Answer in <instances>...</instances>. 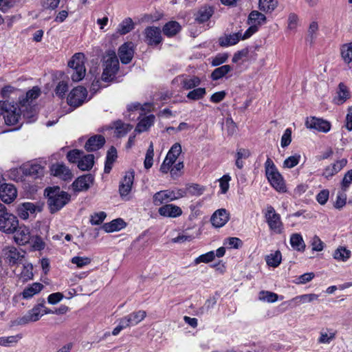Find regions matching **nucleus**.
Instances as JSON below:
<instances>
[{
  "mask_svg": "<svg viewBox=\"0 0 352 352\" xmlns=\"http://www.w3.org/2000/svg\"><path fill=\"white\" fill-rule=\"evenodd\" d=\"M263 213L270 230L275 234H282L284 231V226L280 215L276 212L274 208L268 205L263 210Z\"/></svg>",
  "mask_w": 352,
  "mask_h": 352,
  "instance_id": "nucleus-5",
  "label": "nucleus"
},
{
  "mask_svg": "<svg viewBox=\"0 0 352 352\" xmlns=\"http://www.w3.org/2000/svg\"><path fill=\"white\" fill-rule=\"evenodd\" d=\"M348 160L346 158L336 161L334 163L327 166L323 170L322 175L329 179L338 173L347 164Z\"/></svg>",
  "mask_w": 352,
  "mask_h": 352,
  "instance_id": "nucleus-14",
  "label": "nucleus"
},
{
  "mask_svg": "<svg viewBox=\"0 0 352 352\" xmlns=\"http://www.w3.org/2000/svg\"><path fill=\"white\" fill-rule=\"evenodd\" d=\"M230 180L231 177L229 175H224L219 179L221 193L225 194L228 192L230 187L229 182Z\"/></svg>",
  "mask_w": 352,
  "mask_h": 352,
  "instance_id": "nucleus-59",
  "label": "nucleus"
},
{
  "mask_svg": "<svg viewBox=\"0 0 352 352\" xmlns=\"http://www.w3.org/2000/svg\"><path fill=\"white\" fill-rule=\"evenodd\" d=\"M173 82H179L182 89L188 90L198 87L201 83V80L199 77L195 76H188L182 75L175 78Z\"/></svg>",
  "mask_w": 352,
  "mask_h": 352,
  "instance_id": "nucleus-11",
  "label": "nucleus"
},
{
  "mask_svg": "<svg viewBox=\"0 0 352 352\" xmlns=\"http://www.w3.org/2000/svg\"><path fill=\"white\" fill-rule=\"evenodd\" d=\"M6 258L10 265L13 266L22 261L23 256L17 250L15 247H9L5 252Z\"/></svg>",
  "mask_w": 352,
  "mask_h": 352,
  "instance_id": "nucleus-27",
  "label": "nucleus"
},
{
  "mask_svg": "<svg viewBox=\"0 0 352 352\" xmlns=\"http://www.w3.org/2000/svg\"><path fill=\"white\" fill-rule=\"evenodd\" d=\"M30 242L34 250H41L45 248V244L41 237L38 236L31 237Z\"/></svg>",
  "mask_w": 352,
  "mask_h": 352,
  "instance_id": "nucleus-60",
  "label": "nucleus"
},
{
  "mask_svg": "<svg viewBox=\"0 0 352 352\" xmlns=\"http://www.w3.org/2000/svg\"><path fill=\"white\" fill-rule=\"evenodd\" d=\"M23 173L33 178H39L44 174V167L37 162L25 164L23 167Z\"/></svg>",
  "mask_w": 352,
  "mask_h": 352,
  "instance_id": "nucleus-21",
  "label": "nucleus"
},
{
  "mask_svg": "<svg viewBox=\"0 0 352 352\" xmlns=\"http://www.w3.org/2000/svg\"><path fill=\"white\" fill-rule=\"evenodd\" d=\"M68 66L73 70L71 74L74 82H78L85 76V55L82 53H76L68 63Z\"/></svg>",
  "mask_w": 352,
  "mask_h": 352,
  "instance_id": "nucleus-6",
  "label": "nucleus"
},
{
  "mask_svg": "<svg viewBox=\"0 0 352 352\" xmlns=\"http://www.w3.org/2000/svg\"><path fill=\"white\" fill-rule=\"evenodd\" d=\"M305 125L309 129L322 133H327L331 129L329 122L314 116L307 118L305 121Z\"/></svg>",
  "mask_w": 352,
  "mask_h": 352,
  "instance_id": "nucleus-9",
  "label": "nucleus"
},
{
  "mask_svg": "<svg viewBox=\"0 0 352 352\" xmlns=\"http://www.w3.org/2000/svg\"><path fill=\"white\" fill-rule=\"evenodd\" d=\"M117 150L114 146H111L107 151L106 161L104 164V173H109L112 169L113 163L117 159Z\"/></svg>",
  "mask_w": 352,
  "mask_h": 352,
  "instance_id": "nucleus-36",
  "label": "nucleus"
},
{
  "mask_svg": "<svg viewBox=\"0 0 352 352\" xmlns=\"http://www.w3.org/2000/svg\"><path fill=\"white\" fill-rule=\"evenodd\" d=\"M87 89L82 86H78L74 88L68 94L67 104L73 108H77L87 101Z\"/></svg>",
  "mask_w": 352,
  "mask_h": 352,
  "instance_id": "nucleus-7",
  "label": "nucleus"
},
{
  "mask_svg": "<svg viewBox=\"0 0 352 352\" xmlns=\"http://www.w3.org/2000/svg\"><path fill=\"white\" fill-rule=\"evenodd\" d=\"M186 190L191 195L200 196L204 193L205 188L197 184H192L186 187Z\"/></svg>",
  "mask_w": 352,
  "mask_h": 352,
  "instance_id": "nucleus-55",
  "label": "nucleus"
},
{
  "mask_svg": "<svg viewBox=\"0 0 352 352\" xmlns=\"http://www.w3.org/2000/svg\"><path fill=\"white\" fill-rule=\"evenodd\" d=\"M300 155L296 154L286 158L283 162V166L287 168H292L296 166L300 162Z\"/></svg>",
  "mask_w": 352,
  "mask_h": 352,
  "instance_id": "nucleus-58",
  "label": "nucleus"
},
{
  "mask_svg": "<svg viewBox=\"0 0 352 352\" xmlns=\"http://www.w3.org/2000/svg\"><path fill=\"white\" fill-rule=\"evenodd\" d=\"M240 36L241 32L234 34H224L219 38L218 43L221 47H228L237 44L241 40Z\"/></svg>",
  "mask_w": 352,
  "mask_h": 352,
  "instance_id": "nucleus-25",
  "label": "nucleus"
},
{
  "mask_svg": "<svg viewBox=\"0 0 352 352\" xmlns=\"http://www.w3.org/2000/svg\"><path fill=\"white\" fill-rule=\"evenodd\" d=\"M215 258V254L214 251H210L206 254H201L195 259V263L196 265L201 263H208L212 261Z\"/></svg>",
  "mask_w": 352,
  "mask_h": 352,
  "instance_id": "nucleus-54",
  "label": "nucleus"
},
{
  "mask_svg": "<svg viewBox=\"0 0 352 352\" xmlns=\"http://www.w3.org/2000/svg\"><path fill=\"white\" fill-rule=\"evenodd\" d=\"M22 271L20 274L21 278L23 281H27L33 278V267L32 264L23 265Z\"/></svg>",
  "mask_w": 352,
  "mask_h": 352,
  "instance_id": "nucleus-53",
  "label": "nucleus"
},
{
  "mask_svg": "<svg viewBox=\"0 0 352 352\" xmlns=\"http://www.w3.org/2000/svg\"><path fill=\"white\" fill-rule=\"evenodd\" d=\"M229 219V214L226 209H219L213 213L210 221L214 227L221 228L228 221Z\"/></svg>",
  "mask_w": 352,
  "mask_h": 352,
  "instance_id": "nucleus-19",
  "label": "nucleus"
},
{
  "mask_svg": "<svg viewBox=\"0 0 352 352\" xmlns=\"http://www.w3.org/2000/svg\"><path fill=\"white\" fill-rule=\"evenodd\" d=\"M22 338L21 334L8 337H0V346H10L17 343Z\"/></svg>",
  "mask_w": 352,
  "mask_h": 352,
  "instance_id": "nucleus-48",
  "label": "nucleus"
},
{
  "mask_svg": "<svg viewBox=\"0 0 352 352\" xmlns=\"http://www.w3.org/2000/svg\"><path fill=\"white\" fill-rule=\"evenodd\" d=\"M94 164V155L88 154L81 156L80 160L78 161V167L81 170H88L91 169Z\"/></svg>",
  "mask_w": 352,
  "mask_h": 352,
  "instance_id": "nucleus-38",
  "label": "nucleus"
},
{
  "mask_svg": "<svg viewBox=\"0 0 352 352\" xmlns=\"http://www.w3.org/2000/svg\"><path fill=\"white\" fill-rule=\"evenodd\" d=\"M162 30L166 36L171 37L177 34L181 30V25L177 21H169L164 25Z\"/></svg>",
  "mask_w": 352,
  "mask_h": 352,
  "instance_id": "nucleus-37",
  "label": "nucleus"
},
{
  "mask_svg": "<svg viewBox=\"0 0 352 352\" xmlns=\"http://www.w3.org/2000/svg\"><path fill=\"white\" fill-rule=\"evenodd\" d=\"M155 117L153 114H150L139 121L138 123L135 131L138 133H142L146 131L155 122Z\"/></svg>",
  "mask_w": 352,
  "mask_h": 352,
  "instance_id": "nucleus-33",
  "label": "nucleus"
},
{
  "mask_svg": "<svg viewBox=\"0 0 352 352\" xmlns=\"http://www.w3.org/2000/svg\"><path fill=\"white\" fill-rule=\"evenodd\" d=\"M18 227L17 217L0 203V231L8 234H13Z\"/></svg>",
  "mask_w": 352,
  "mask_h": 352,
  "instance_id": "nucleus-4",
  "label": "nucleus"
},
{
  "mask_svg": "<svg viewBox=\"0 0 352 352\" xmlns=\"http://www.w3.org/2000/svg\"><path fill=\"white\" fill-rule=\"evenodd\" d=\"M265 169L266 177L272 186L278 192H286L284 179L270 157H267L265 163Z\"/></svg>",
  "mask_w": 352,
  "mask_h": 352,
  "instance_id": "nucleus-2",
  "label": "nucleus"
},
{
  "mask_svg": "<svg viewBox=\"0 0 352 352\" xmlns=\"http://www.w3.org/2000/svg\"><path fill=\"white\" fill-rule=\"evenodd\" d=\"M134 28V23L130 18L124 19L118 26L116 32L120 35H124Z\"/></svg>",
  "mask_w": 352,
  "mask_h": 352,
  "instance_id": "nucleus-40",
  "label": "nucleus"
},
{
  "mask_svg": "<svg viewBox=\"0 0 352 352\" xmlns=\"http://www.w3.org/2000/svg\"><path fill=\"white\" fill-rule=\"evenodd\" d=\"M47 204L52 213L62 209L71 199V195L58 186L48 187L45 190Z\"/></svg>",
  "mask_w": 352,
  "mask_h": 352,
  "instance_id": "nucleus-1",
  "label": "nucleus"
},
{
  "mask_svg": "<svg viewBox=\"0 0 352 352\" xmlns=\"http://www.w3.org/2000/svg\"><path fill=\"white\" fill-rule=\"evenodd\" d=\"M153 155H154V148L153 144L151 142L149 144V146L146 151L144 166L146 169H149L152 167L153 164Z\"/></svg>",
  "mask_w": 352,
  "mask_h": 352,
  "instance_id": "nucleus-49",
  "label": "nucleus"
},
{
  "mask_svg": "<svg viewBox=\"0 0 352 352\" xmlns=\"http://www.w3.org/2000/svg\"><path fill=\"white\" fill-rule=\"evenodd\" d=\"M68 89H69V87H68L67 82L63 80L58 83V85H56V87L55 88L54 91H55L56 95L58 97L63 98L65 97L66 93L68 91Z\"/></svg>",
  "mask_w": 352,
  "mask_h": 352,
  "instance_id": "nucleus-56",
  "label": "nucleus"
},
{
  "mask_svg": "<svg viewBox=\"0 0 352 352\" xmlns=\"http://www.w3.org/2000/svg\"><path fill=\"white\" fill-rule=\"evenodd\" d=\"M105 143V139L102 135H96L88 139L85 148L90 151H96L103 146Z\"/></svg>",
  "mask_w": 352,
  "mask_h": 352,
  "instance_id": "nucleus-23",
  "label": "nucleus"
},
{
  "mask_svg": "<svg viewBox=\"0 0 352 352\" xmlns=\"http://www.w3.org/2000/svg\"><path fill=\"white\" fill-rule=\"evenodd\" d=\"M15 235L14 236L15 242L20 245H23L30 243L31 239V234L30 229L24 225L19 226L16 230Z\"/></svg>",
  "mask_w": 352,
  "mask_h": 352,
  "instance_id": "nucleus-18",
  "label": "nucleus"
},
{
  "mask_svg": "<svg viewBox=\"0 0 352 352\" xmlns=\"http://www.w3.org/2000/svg\"><path fill=\"white\" fill-rule=\"evenodd\" d=\"M206 94V91L205 88H196L188 93L187 98L190 100H197L203 98Z\"/></svg>",
  "mask_w": 352,
  "mask_h": 352,
  "instance_id": "nucleus-51",
  "label": "nucleus"
},
{
  "mask_svg": "<svg viewBox=\"0 0 352 352\" xmlns=\"http://www.w3.org/2000/svg\"><path fill=\"white\" fill-rule=\"evenodd\" d=\"M51 171L53 175L58 177L65 181L69 180L72 177L70 170L62 164H54L51 168Z\"/></svg>",
  "mask_w": 352,
  "mask_h": 352,
  "instance_id": "nucleus-24",
  "label": "nucleus"
},
{
  "mask_svg": "<svg viewBox=\"0 0 352 352\" xmlns=\"http://www.w3.org/2000/svg\"><path fill=\"white\" fill-rule=\"evenodd\" d=\"M289 242L294 250L301 252L305 251L306 245L300 234H292L290 236Z\"/></svg>",
  "mask_w": 352,
  "mask_h": 352,
  "instance_id": "nucleus-34",
  "label": "nucleus"
},
{
  "mask_svg": "<svg viewBox=\"0 0 352 352\" xmlns=\"http://www.w3.org/2000/svg\"><path fill=\"white\" fill-rule=\"evenodd\" d=\"M346 203V195L343 192H338L337 195L336 200L334 203V207L336 209L342 208Z\"/></svg>",
  "mask_w": 352,
  "mask_h": 352,
  "instance_id": "nucleus-63",
  "label": "nucleus"
},
{
  "mask_svg": "<svg viewBox=\"0 0 352 352\" xmlns=\"http://www.w3.org/2000/svg\"><path fill=\"white\" fill-rule=\"evenodd\" d=\"M282 255L280 251L277 250L274 253L266 256L265 261L270 267H277L281 263Z\"/></svg>",
  "mask_w": 352,
  "mask_h": 352,
  "instance_id": "nucleus-44",
  "label": "nucleus"
},
{
  "mask_svg": "<svg viewBox=\"0 0 352 352\" xmlns=\"http://www.w3.org/2000/svg\"><path fill=\"white\" fill-rule=\"evenodd\" d=\"M71 262L73 264L76 265L78 267L81 268L85 265L90 264L91 262V259L86 256H74L72 258Z\"/></svg>",
  "mask_w": 352,
  "mask_h": 352,
  "instance_id": "nucleus-61",
  "label": "nucleus"
},
{
  "mask_svg": "<svg viewBox=\"0 0 352 352\" xmlns=\"http://www.w3.org/2000/svg\"><path fill=\"white\" fill-rule=\"evenodd\" d=\"M36 207L34 204L26 202L19 205L17 208V214L22 219L29 218L30 214L34 213Z\"/></svg>",
  "mask_w": 352,
  "mask_h": 352,
  "instance_id": "nucleus-31",
  "label": "nucleus"
},
{
  "mask_svg": "<svg viewBox=\"0 0 352 352\" xmlns=\"http://www.w3.org/2000/svg\"><path fill=\"white\" fill-rule=\"evenodd\" d=\"M351 256V251L346 248L340 246L333 252V257L338 261H346Z\"/></svg>",
  "mask_w": 352,
  "mask_h": 352,
  "instance_id": "nucleus-43",
  "label": "nucleus"
},
{
  "mask_svg": "<svg viewBox=\"0 0 352 352\" xmlns=\"http://www.w3.org/2000/svg\"><path fill=\"white\" fill-rule=\"evenodd\" d=\"M144 41L148 45L156 46L162 41L161 29L157 27H147L144 31Z\"/></svg>",
  "mask_w": 352,
  "mask_h": 352,
  "instance_id": "nucleus-10",
  "label": "nucleus"
},
{
  "mask_svg": "<svg viewBox=\"0 0 352 352\" xmlns=\"http://www.w3.org/2000/svg\"><path fill=\"white\" fill-rule=\"evenodd\" d=\"M107 217L104 212H95L90 216V223L91 225H100Z\"/></svg>",
  "mask_w": 352,
  "mask_h": 352,
  "instance_id": "nucleus-57",
  "label": "nucleus"
},
{
  "mask_svg": "<svg viewBox=\"0 0 352 352\" xmlns=\"http://www.w3.org/2000/svg\"><path fill=\"white\" fill-rule=\"evenodd\" d=\"M352 184V169L348 170L344 175L341 182V188L343 191H346Z\"/></svg>",
  "mask_w": 352,
  "mask_h": 352,
  "instance_id": "nucleus-62",
  "label": "nucleus"
},
{
  "mask_svg": "<svg viewBox=\"0 0 352 352\" xmlns=\"http://www.w3.org/2000/svg\"><path fill=\"white\" fill-rule=\"evenodd\" d=\"M182 153V146L179 143H175L170 150L168 151L166 157L171 159L174 162H176L177 159L178 158L179 155Z\"/></svg>",
  "mask_w": 352,
  "mask_h": 352,
  "instance_id": "nucleus-52",
  "label": "nucleus"
},
{
  "mask_svg": "<svg viewBox=\"0 0 352 352\" xmlns=\"http://www.w3.org/2000/svg\"><path fill=\"white\" fill-rule=\"evenodd\" d=\"M43 307V302L35 305L32 309L29 310L25 315L18 319L17 324L19 325H25L30 322L38 321L43 316V313L42 312Z\"/></svg>",
  "mask_w": 352,
  "mask_h": 352,
  "instance_id": "nucleus-8",
  "label": "nucleus"
},
{
  "mask_svg": "<svg viewBox=\"0 0 352 352\" xmlns=\"http://www.w3.org/2000/svg\"><path fill=\"white\" fill-rule=\"evenodd\" d=\"M158 213L162 217L174 219L180 217L183 212L179 206L167 204L158 208Z\"/></svg>",
  "mask_w": 352,
  "mask_h": 352,
  "instance_id": "nucleus-13",
  "label": "nucleus"
},
{
  "mask_svg": "<svg viewBox=\"0 0 352 352\" xmlns=\"http://www.w3.org/2000/svg\"><path fill=\"white\" fill-rule=\"evenodd\" d=\"M258 298L260 300L267 302H274L277 301L278 298V296L272 292L269 291H261L259 292Z\"/></svg>",
  "mask_w": 352,
  "mask_h": 352,
  "instance_id": "nucleus-50",
  "label": "nucleus"
},
{
  "mask_svg": "<svg viewBox=\"0 0 352 352\" xmlns=\"http://www.w3.org/2000/svg\"><path fill=\"white\" fill-rule=\"evenodd\" d=\"M278 6V0H259L258 8L265 13L272 12Z\"/></svg>",
  "mask_w": 352,
  "mask_h": 352,
  "instance_id": "nucleus-42",
  "label": "nucleus"
},
{
  "mask_svg": "<svg viewBox=\"0 0 352 352\" xmlns=\"http://www.w3.org/2000/svg\"><path fill=\"white\" fill-rule=\"evenodd\" d=\"M232 70V67L230 65H224L219 67L213 70L211 74V78L213 80H218L221 78L226 76L229 72Z\"/></svg>",
  "mask_w": 352,
  "mask_h": 352,
  "instance_id": "nucleus-41",
  "label": "nucleus"
},
{
  "mask_svg": "<svg viewBox=\"0 0 352 352\" xmlns=\"http://www.w3.org/2000/svg\"><path fill=\"white\" fill-rule=\"evenodd\" d=\"M174 190H164L155 192L153 196V203L155 206H160L164 203L175 201Z\"/></svg>",
  "mask_w": 352,
  "mask_h": 352,
  "instance_id": "nucleus-16",
  "label": "nucleus"
},
{
  "mask_svg": "<svg viewBox=\"0 0 352 352\" xmlns=\"http://www.w3.org/2000/svg\"><path fill=\"white\" fill-rule=\"evenodd\" d=\"M134 50L131 42L124 43L119 50L118 54L122 63L128 64L133 57Z\"/></svg>",
  "mask_w": 352,
  "mask_h": 352,
  "instance_id": "nucleus-20",
  "label": "nucleus"
},
{
  "mask_svg": "<svg viewBox=\"0 0 352 352\" xmlns=\"http://www.w3.org/2000/svg\"><path fill=\"white\" fill-rule=\"evenodd\" d=\"M214 9L210 6H204L199 8L195 15V21L199 23L208 21L213 15Z\"/></svg>",
  "mask_w": 352,
  "mask_h": 352,
  "instance_id": "nucleus-29",
  "label": "nucleus"
},
{
  "mask_svg": "<svg viewBox=\"0 0 352 352\" xmlns=\"http://www.w3.org/2000/svg\"><path fill=\"white\" fill-rule=\"evenodd\" d=\"M311 245L313 251L320 252L324 248V243L317 235H315L311 241Z\"/></svg>",
  "mask_w": 352,
  "mask_h": 352,
  "instance_id": "nucleus-64",
  "label": "nucleus"
},
{
  "mask_svg": "<svg viewBox=\"0 0 352 352\" xmlns=\"http://www.w3.org/2000/svg\"><path fill=\"white\" fill-rule=\"evenodd\" d=\"M342 58L345 63L352 62V43H345L340 47Z\"/></svg>",
  "mask_w": 352,
  "mask_h": 352,
  "instance_id": "nucleus-45",
  "label": "nucleus"
},
{
  "mask_svg": "<svg viewBox=\"0 0 352 352\" xmlns=\"http://www.w3.org/2000/svg\"><path fill=\"white\" fill-rule=\"evenodd\" d=\"M113 127L115 129V134L118 138L124 136L133 129L131 124L124 123L120 120L113 122Z\"/></svg>",
  "mask_w": 352,
  "mask_h": 352,
  "instance_id": "nucleus-35",
  "label": "nucleus"
},
{
  "mask_svg": "<svg viewBox=\"0 0 352 352\" xmlns=\"http://www.w3.org/2000/svg\"><path fill=\"white\" fill-rule=\"evenodd\" d=\"M103 72L101 78L104 82L111 81L119 70V60L113 50H109L104 56Z\"/></svg>",
  "mask_w": 352,
  "mask_h": 352,
  "instance_id": "nucleus-3",
  "label": "nucleus"
},
{
  "mask_svg": "<svg viewBox=\"0 0 352 352\" xmlns=\"http://www.w3.org/2000/svg\"><path fill=\"white\" fill-rule=\"evenodd\" d=\"M146 316V312L144 310L134 311L127 315L131 326H135L142 321Z\"/></svg>",
  "mask_w": 352,
  "mask_h": 352,
  "instance_id": "nucleus-46",
  "label": "nucleus"
},
{
  "mask_svg": "<svg viewBox=\"0 0 352 352\" xmlns=\"http://www.w3.org/2000/svg\"><path fill=\"white\" fill-rule=\"evenodd\" d=\"M43 288V285L41 283H34L24 289L22 292V296L25 299L30 298L35 294L39 293Z\"/></svg>",
  "mask_w": 352,
  "mask_h": 352,
  "instance_id": "nucleus-39",
  "label": "nucleus"
},
{
  "mask_svg": "<svg viewBox=\"0 0 352 352\" xmlns=\"http://www.w3.org/2000/svg\"><path fill=\"white\" fill-rule=\"evenodd\" d=\"M17 196V190L14 185L3 184L0 186V198L4 203L12 202Z\"/></svg>",
  "mask_w": 352,
  "mask_h": 352,
  "instance_id": "nucleus-12",
  "label": "nucleus"
},
{
  "mask_svg": "<svg viewBox=\"0 0 352 352\" xmlns=\"http://www.w3.org/2000/svg\"><path fill=\"white\" fill-rule=\"evenodd\" d=\"M265 23L266 16L261 12L257 10H253L250 13L248 19V25H256V27L258 28Z\"/></svg>",
  "mask_w": 352,
  "mask_h": 352,
  "instance_id": "nucleus-32",
  "label": "nucleus"
},
{
  "mask_svg": "<svg viewBox=\"0 0 352 352\" xmlns=\"http://www.w3.org/2000/svg\"><path fill=\"white\" fill-rule=\"evenodd\" d=\"M338 89L336 102L342 104L349 97V91L347 87L342 82L339 84Z\"/></svg>",
  "mask_w": 352,
  "mask_h": 352,
  "instance_id": "nucleus-47",
  "label": "nucleus"
},
{
  "mask_svg": "<svg viewBox=\"0 0 352 352\" xmlns=\"http://www.w3.org/2000/svg\"><path fill=\"white\" fill-rule=\"evenodd\" d=\"M134 180V172L126 173L119 186V192L122 197L127 196L131 190Z\"/></svg>",
  "mask_w": 352,
  "mask_h": 352,
  "instance_id": "nucleus-17",
  "label": "nucleus"
},
{
  "mask_svg": "<svg viewBox=\"0 0 352 352\" xmlns=\"http://www.w3.org/2000/svg\"><path fill=\"white\" fill-rule=\"evenodd\" d=\"M318 298V295L315 294H302L300 296H297L290 300L287 302H285L284 303H287L289 305H292L293 307L298 306L300 304H304L307 302H310L314 300H316Z\"/></svg>",
  "mask_w": 352,
  "mask_h": 352,
  "instance_id": "nucleus-28",
  "label": "nucleus"
},
{
  "mask_svg": "<svg viewBox=\"0 0 352 352\" xmlns=\"http://www.w3.org/2000/svg\"><path fill=\"white\" fill-rule=\"evenodd\" d=\"M126 224L123 219L118 218L112 220L109 223H106L102 225V229L107 232H113L119 231L126 227Z\"/></svg>",
  "mask_w": 352,
  "mask_h": 352,
  "instance_id": "nucleus-30",
  "label": "nucleus"
},
{
  "mask_svg": "<svg viewBox=\"0 0 352 352\" xmlns=\"http://www.w3.org/2000/svg\"><path fill=\"white\" fill-rule=\"evenodd\" d=\"M336 330L331 328L322 329L318 338V344H329L336 338Z\"/></svg>",
  "mask_w": 352,
  "mask_h": 352,
  "instance_id": "nucleus-26",
  "label": "nucleus"
},
{
  "mask_svg": "<svg viewBox=\"0 0 352 352\" xmlns=\"http://www.w3.org/2000/svg\"><path fill=\"white\" fill-rule=\"evenodd\" d=\"M94 177L91 174H87L78 177L72 184L74 191L80 192L87 190L93 184Z\"/></svg>",
  "mask_w": 352,
  "mask_h": 352,
  "instance_id": "nucleus-15",
  "label": "nucleus"
},
{
  "mask_svg": "<svg viewBox=\"0 0 352 352\" xmlns=\"http://www.w3.org/2000/svg\"><path fill=\"white\" fill-rule=\"evenodd\" d=\"M2 115L7 125L17 124L21 118L19 110L14 106L10 107L9 109L7 107Z\"/></svg>",
  "mask_w": 352,
  "mask_h": 352,
  "instance_id": "nucleus-22",
  "label": "nucleus"
}]
</instances>
